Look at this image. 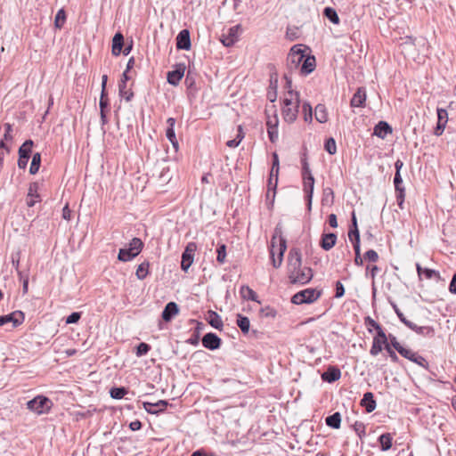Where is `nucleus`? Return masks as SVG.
I'll use <instances>...</instances> for the list:
<instances>
[{
	"instance_id": "obj_32",
	"label": "nucleus",
	"mask_w": 456,
	"mask_h": 456,
	"mask_svg": "<svg viewBox=\"0 0 456 456\" xmlns=\"http://www.w3.org/2000/svg\"><path fill=\"white\" fill-rule=\"evenodd\" d=\"M136 256L134 254V251L131 250L130 248H120L118 259L122 262H127L134 258Z\"/></svg>"
},
{
	"instance_id": "obj_10",
	"label": "nucleus",
	"mask_w": 456,
	"mask_h": 456,
	"mask_svg": "<svg viewBox=\"0 0 456 456\" xmlns=\"http://www.w3.org/2000/svg\"><path fill=\"white\" fill-rule=\"evenodd\" d=\"M400 354L404 358H407L410 361L417 363L419 367H422L424 369L428 368V363L427 360L421 355H419L418 353L412 351L411 349L405 347L404 349L400 351Z\"/></svg>"
},
{
	"instance_id": "obj_9",
	"label": "nucleus",
	"mask_w": 456,
	"mask_h": 456,
	"mask_svg": "<svg viewBox=\"0 0 456 456\" xmlns=\"http://www.w3.org/2000/svg\"><path fill=\"white\" fill-rule=\"evenodd\" d=\"M289 274L302 268V256L298 248H291L288 256Z\"/></svg>"
},
{
	"instance_id": "obj_17",
	"label": "nucleus",
	"mask_w": 456,
	"mask_h": 456,
	"mask_svg": "<svg viewBox=\"0 0 456 456\" xmlns=\"http://www.w3.org/2000/svg\"><path fill=\"white\" fill-rule=\"evenodd\" d=\"M167 128L166 131V136L168 141L172 143L173 147L177 150L178 149V142L176 140L175 133V119L174 118H168L167 120Z\"/></svg>"
},
{
	"instance_id": "obj_27",
	"label": "nucleus",
	"mask_w": 456,
	"mask_h": 456,
	"mask_svg": "<svg viewBox=\"0 0 456 456\" xmlns=\"http://www.w3.org/2000/svg\"><path fill=\"white\" fill-rule=\"evenodd\" d=\"M315 119L320 123H325L328 120V114L323 104H318L314 109Z\"/></svg>"
},
{
	"instance_id": "obj_63",
	"label": "nucleus",
	"mask_w": 456,
	"mask_h": 456,
	"mask_svg": "<svg viewBox=\"0 0 456 456\" xmlns=\"http://www.w3.org/2000/svg\"><path fill=\"white\" fill-rule=\"evenodd\" d=\"M348 237L350 240H354L355 239L360 238V233L358 228H351L348 232Z\"/></svg>"
},
{
	"instance_id": "obj_52",
	"label": "nucleus",
	"mask_w": 456,
	"mask_h": 456,
	"mask_svg": "<svg viewBox=\"0 0 456 456\" xmlns=\"http://www.w3.org/2000/svg\"><path fill=\"white\" fill-rule=\"evenodd\" d=\"M353 428L360 438L365 436V425L362 422L356 421Z\"/></svg>"
},
{
	"instance_id": "obj_51",
	"label": "nucleus",
	"mask_w": 456,
	"mask_h": 456,
	"mask_svg": "<svg viewBox=\"0 0 456 456\" xmlns=\"http://www.w3.org/2000/svg\"><path fill=\"white\" fill-rule=\"evenodd\" d=\"M448 121V113L444 109H437V122L446 125Z\"/></svg>"
},
{
	"instance_id": "obj_55",
	"label": "nucleus",
	"mask_w": 456,
	"mask_h": 456,
	"mask_svg": "<svg viewBox=\"0 0 456 456\" xmlns=\"http://www.w3.org/2000/svg\"><path fill=\"white\" fill-rule=\"evenodd\" d=\"M99 106H100V110H106V109L108 108L109 100H108L106 92L103 94V91H102Z\"/></svg>"
},
{
	"instance_id": "obj_56",
	"label": "nucleus",
	"mask_w": 456,
	"mask_h": 456,
	"mask_svg": "<svg viewBox=\"0 0 456 456\" xmlns=\"http://www.w3.org/2000/svg\"><path fill=\"white\" fill-rule=\"evenodd\" d=\"M4 134L3 139L5 141H12V125L9 123H5L4 125Z\"/></svg>"
},
{
	"instance_id": "obj_36",
	"label": "nucleus",
	"mask_w": 456,
	"mask_h": 456,
	"mask_svg": "<svg viewBox=\"0 0 456 456\" xmlns=\"http://www.w3.org/2000/svg\"><path fill=\"white\" fill-rule=\"evenodd\" d=\"M323 15L333 24H338L339 18L335 9L331 7H325L323 10Z\"/></svg>"
},
{
	"instance_id": "obj_29",
	"label": "nucleus",
	"mask_w": 456,
	"mask_h": 456,
	"mask_svg": "<svg viewBox=\"0 0 456 456\" xmlns=\"http://www.w3.org/2000/svg\"><path fill=\"white\" fill-rule=\"evenodd\" d=\"M208 323L217 330H221L223 327V322L220 315L214 311H208Z\"/></svg>"
},
{
	"instance_id": "obj_31",
	"label": "nucleus",
	"mask_w": 456,
	"mask_h": 456,
	"mask_svg": "<svg viewBox=\"0 0 456 456\" xmlns=\"http://www.w3.org/2000/svg\"><path fill=\"white\" fill-rule=\"evenodd\" d=\"M118 94L121 98H124L126 102H130L134 97V93L131 89H128L126 85L124 82H119L118 84Z\"/></svg>"
},
{
	"instance_id": "obj_2",
	"label": "nucleus",
	"mask_w": 456,
	"mask_h": 456,
	"mask_svg": "<svg viewBox=\"0 0 456 456\" xmlns=\"http://www.w3.org/2000/svg\"><path fill=\"white\" fill-rule=\"evenodd\" d=\"M283 104L284 106L282 107L281 111L283 119L285 122L291 124L297 118L300 104L299 93L295 91H289L283 101Z\"/></svg>"
},
{
	"instance_id": "obj_30",
	"label": "nucleus",
	"mask_w": 456,
	"mask_h": 456,
	"mask_svg": "<svg viewBox=\"0 0 456 456\" xmlns=\"http://www.w3.org/2000/svg\"><path fill=\"white\" fill-rule=\"evenodd\" d=\"M240 293L243 299L258 302L256 293L253 289H251L248 286H246V285L242 286L240 288Z\"/></svg>"
},
{
	"instance_id": "obj_41",
	"label": "nucleus",
	"mask_w": 456,
	"mask_h": 456,
	"mask_svg": "<svg viewBox=\"0 0 456 456\" xmlns=\"http://www.w3.org/2000/svg\"><path fill=\"white\" fill-rule=\"evenodd\" d=\"M38 197L39 195L37 193L36 184H31L28 189L27 205L28 207H33L37 201L35 198Z\"/></svg>"
},
{
	"instance_id": "obj_44",
	"label": "nucleus",
	"mask_w": 456,
	"mask_h": 456,
	"mask_svg": "<svg viewBox=\"0 0 456 456\" xmlns=\"http://www.w3.org/2000/svg\"><path fill=\"white\" fill-rule=\"evenodd\" d=\"M341 377V372H322V379L328 383H332L338 380Z\"/></svg>"
},
{
	"instance_id": "obj_39",
	"label": "nucleus",
	"mask_w": 456,
	"mask_h": 456,
	"mask_svg": "<svg viewBox=\"0 0 456 456\" xmlns=\"http://www.w3.org/2000/svg\"><path fill=\"white\" fill-rule=\"evenodd\" d=\"M302 114H303L304 120L305 122H308V123L312 122L313 110H312V106L310 105V103L305 102L302 104Z\"/></svg>"
},
{
	"instance_id": "obj_23",
	"label": "nucleus",
	"mask_w": 456,
	"mask_h": 456,
	"mask_svg": "<svg viewBox=\"0 0 456 456\" xmlns=\"http://www.w3.org/2000/svg\"><path fill=\"white\" fill-rule=\"evenodd\" d=\"M337 242V235L335 233H323L320 241V246L324 250L331 249Z\"/></svg>"
},
{
	"instance_id": "obj_18",
	"label": "nucleus",
	"mask_w": 456,
	"mask_h": 456,
	"mask_svg": "<svg viewBox=\"0 0 456 456\" xmlns=\"http://www.w3.org/2000/svg\"><path fill=\"white\" fill-rule=\"evenodd\" d=\"M315 66V58L314 56H305L299 72L301 75L306 76L314 70Z\"/></svg>"
},
{
	"instance_id": "obj_25",
	"label": "nucleus",
	"mask_w": 456,
	"mask_h": 456,
	"mask_svg": "<svg viewBox=\"0 0 456 456\" xmlns=\"http://www.w3.org/2000/svg\"><path fill=\"white\" fill-rule=\"evenodd\" d=\"M124 45V37L120 32L115 34L112 38V54L118 56L121 53Z\"/></svg>"
},
{
	"instance_id": "obj_50",
	"label": "nucleus",
	"mask_w": 456,
	"mask_h": 456,
	"mask_svg": "<svg viewBox=\"0 0 456 456\" xmlns=\"http://www.w3.org/2000/svg\"><path fill=\"white\" fill-rule=\"evenodd\" d=\"M325 150L331 155L335 154L337 151L336 142L333 138H329L326 140L324 144Z\"/></svg>"
},
{
	"instance_id": "obj_35",
	"label": "nucleus",
	"mask_w": 456,
	"mask_h": 456,
	"mask_svg": "<svg viewBox=\"0 0 456 456\" xmlns=\"http://www.w3.org/2000/svg\"><path fill=\"white\" fill-rule=\"evenodd\" d=\"M41 164V154L37 152L32 157V161L29 167V173L35 175L38 172Z\"/></svg>"
},
{
	"instance_id": "obj_38",
	"label": "nucleus",
	"mask_w": 456,
	"mask_h": 456,
	"mask_svg": "<svg viewBox=\"0 0 456 456\" xmlns=\"http://www.w3.org/2000/svg\"><path fill=\"white\" fill-rule=\"evenodd\" d=\"M149 262H142L138 265L135 274L139 280H143L146 278L149 273Z\"/></svg>"
},
{
	"instance_id": "obj_19",
	"label": "nucleus",
	"mask_w": 456,
	"mask_h": 456,
	"mask_svg": "<svg viewBox=\"0 0 456 456\" xmlns=\"http://www.w3.org/2000/svg\"><path fill=\"white\" fill-rule=\"evenodd\" d=\"M179 312V308L176 303L169 302L166 305L163 312H162V319L165 322H170L175 315H176Z\"/></svg>"
},
{
	"instance_id": "obj_20",
	"label": "nucleus",
	"mask_w": 456,
	"mask_h": 456,
	"mask_svg": "<svg viewBox=\"0 0 456 456\" xmlns=\"http://www.w3.org/2000/svg\"><path fill=\"white\" fill-rule=\"evenodd\" d=\"M361 406H362L366 412L370 413L376 408V401L371 392H366L361 400Z\"/></svg>"
},
{
	"instance_id": "obj_6",
	"label": "nucleus",
	"mask_w": 456,
	"mask_h": 456,
	"mask_svg": "<svg viewBox=\"0 0 456 456\" xmlns=\"http://www.w3.org/2000/svg\"><path fill=\"white\" fill-rule=\"evenodd\" d=\"M305 58L304 51L297 46H293L287 57V68L289 73L300 69V66Z\"/></svg>"
},
{
	"instance_id": "obj_5",
	"label": "nucleus",
	"mask_w": 456,
	"mask_h": 456,
	"mask_svg": "<svg viewBox=\"0 0 456 456\" xmlns=\"http://www.w3.org/2000/svg\"><path fill=\"white\" fill-rule=\"evenodd\" d=\"M321 296V292L314 289H305L296 293L291 302L295 305L310 304L317 300Z\"/></svg>"
},
{
	"instance_id": "obj_3",
	"label": "nucleus",
	"mask_w": 456,
	"mask_h": 456,
	"mask_svg": "<svg viewBox=\"0 0 456 456\" xmlns=\"http://www.w3.org/2000/svg\"><path fill=\"white\" fill-rule=\"evenodd\" d=\"M52 406V401L44 395H37L27 403V408L38 415L49 412Z\"/></svg>"
},
{
	"instance_id": "obj_34",
	"label": "nucleus",
	"mask_w": 456,
	"mask_h": 456,
	"mask_svg": "<svg viewBox=\"0 0 456 456\" xmlns=\"http://www.w3.org/2000/svg\"><path fill=\"white\" fill-rule=\"evenodd\" d=\"M237 325L244 334H247L249 331L250 322L248 317L238 314Z\"/></svg>"
},
{
	"instance_id": "obj_13",
	"label": "nucleus",
	"mask_w": 456,
	"mask_h": 456,
	"mask_svg": "<svg viewBox=\"0 0 456 456\" xmlns=\"http://www.w3.org/2000/svg\"><path fill=\"white\" fill-rule=\"evenodd\" d=\"M185 71L184 64H178L172 71L167 72V82L172 86H177L183 78Z\"/></svg>"
},
{
	"instance_id": "obj_33",
	"label": "nucleus",
	"mask_w": 456,
	"mask_h": 456,
	"mask_svg": "<svg viewBox=\"0 0 456 456\" xmlns=\"http://www.w3.org/2000/svg\"><path fill=\"white\" fill-rule=\"evenodd\" d=\"M267 133L269 139L272 142H274L278 139V120L275 118V122L273 125L272 122L269 120L267 121Z\"/></svg>"
},
{
	"instance_id": "obj_15",
	"label": "nucleus",
	"mask_w": 456,
	"mask_h": 456,
	"mask_svg": "<svg viewBox=\"0 0 456 456\" xmlns=\"http://www.w3.org/2000/svg\"><path fill=\"white\" fill-rule=\"evenodd\" d=\"M240 29V25L233 26L228 29L226 35H223L221 42L224 46L230 47L232 46L235 42L238 40L239 31Z\"/></svg>"
},
{
	"instance_id": "obj_47",
	"label": "nucleus",
	"mask_w": 456,
	"mask_h": 456,
	"mask_svg": "<svg viewBox=\"0 0 456 456\" xmlns=\"http://www.w3.org/2000/svg\"><path fill=\"white\" fill-rule=\"evenodd\" d=\"M216 260L219 264H224L226 258V246L224 244H221L218 246L216 249Z\"/></svg>"
},
{
	"instance_id": "obj_57",
	"label": "nucleus",
	"mask_w": 456,
	"mask_h": 456,
	"mask_svg": "<svg viewBox=\"0 0 456 456\" xmlns=\"http://www.w3.org/2000/svg\"><path fill=\"white\" fill-rule=\"evenodd\" d=\"M364 258L370 262H377L379 255L375 250L370 249L364 254Z\"/></svg>"
},
{
	"instance_id": "obj_46",
	"label": "nucleus",
	"mask_w": 456,
	"mask_h": 456,
	"mask_svg": "<svg viewBox=\"0 0 456 456\" xmlns=\"http://www.w3.org/2000/svg\"><path fill=\"white\" fill-rule=\"evenodd\" d=\"M364 322L370 331L371 329H374L377 331V334H379L380 330H383L381 326L370 316L364 319Z\"/></svg>"
},
{
	"instance_id": "obj_37",
	"label": "nucleus",
	"mask_w": 456,
	"mask_h": 456,
	"mask_svg": "<svg viewBox=\"0 0 456 456\" xmlns=\"http://www.w3.org/2000/svg\"><path fill=\"white\" fill-rule=\"evenodd\" d=\"M127 393L128 390L124 387H112L110 390V397L117 400L122 399Z\"/></svg>"
},
{
	"instance_id": "obj_28",
	"label": "nucleus",
	"mask_w": 456,
	"mask_h": 456,
	"mask_svg": "<svg viewBox=\"0 0 456 456\" xmlns=\"http://www.w3.org/2000/svg\"><path fill=\"white\" fill-rule=\"evenodd\" d=\"M326 425L332 428H339L341 424V415L339 412H335L328 416L325 419Z\"/></svg>"
},
{
	"instance_id": "obj_24",
	"label": "nucleus",
	"mask_w": 456,
	"mask_h": 456,
	"mask_svg": "<svg viewBox=\"0 0 456 456\" xmlns=\"http://www.w3.org/2000/svg\"><path fill=\"white\" fill-rule=\"evenodd\" d=\"M392 133L391 126L386 121H379L374 127L373 134L384 139L388 134Z\"/></svg>"
},
{
	"instance_id": "obj_1",
	"label": "nucleus",
	"mask_w": 456,
	"mask_h": 456,
	"mask_svg": "<svg viewBox=\"0 0 456 456\" xmlns=\"http://www.w3.org/2000/svg\"><path fill=\"white\" fill-rule=\"evenodd\" d=\"M271 243V256L273 265L274 268H278L282 263L283 255L287 249V241L286 239L282 237V230L280 224H277L274 229Z\"/></svg>"
},
{
	"instance_id": "obj_62",
	"label": "nucleus",
	"mask_w": 456,
	"mask_h": 456,
	"mask_svg": "<svg viewBox=\"0 0 456 456\" xmlns=\"http://www.w3.org/2000/svg\"><path fill=\"white\" fill-rule=\"evenodd\" d=\"M28 159H29V158L24 157L23 155L19 156V159H18L19 168H22V169L26 168Z\"/></svg>"
},
{
	"instance_id": "obj_60",
	"label": "nucleus",
	"mask_w": 456,
	"mask_h": 456,
	"mask_svg": "<svg viewBox=\"0 0 456 456\" xmlns=\"http://www.w3.org/2000/svg\"><path fill=\"white\" fill-rule=\"evenodd\" d=\"M18 275L20 276V280H22V291L25 294L28 292V277L23 276L21 272H18Z\"/></svg>"
},
{
	"instance_id": "obj_4",
	"label": "nucleus",
	"mask_w": 456,
	"mask_h": 456,
	"mask_svg": "<svg viewBox=\"0 0 456 456\" xmlns=\"http://www.w3.org/2000/svg\"><path fill=\"white\" fill-rule=\"evenodd\" d=\"M383 346L387 351L392 359L395 360L397 358L395 352L389 347V344L387 341V337L386 336L383 330H380L379 334H377L373 338L372 346L370 348V354L372 355H377L379 352H381Z\"/></svg>"
},
{
	"instance_id": "obj_40",
	"label": "nucleus",
	"mask_w": 456,
	"mask_h": 456,
	"mask_svg": "<svg viewBox=\"0 0 456 456\" xmlns=\"http://www.w3.org/2000/svg\"><path fill=\"white\" fill-rule=\"evenodd\" d=\"M33 146L32 140H27L19 149V156L23 155L24 157L30 158L31 149Z\"/></svg>"
},
{
	"instance_id": "obj_58",
	"label": "nucleus",
	"mask_w": 456,
	"mask_h": 456,
	"mask_svg": "<svg viewBox=\"0 0 456 456\" xmlns=\"http://www.w3.org/2000/svg\"><path fill=\"white\" fill-rule=\"evenodd\" d=\"M81 318V314L78 312H74L69 314L66 319L67 324L77 323Z\"/></svg>"
},
{
	"instance_id": "obj_64",
	"label": "nucleus",
	"mask_w": 456,
	"mask_h": 456,
	"mask_svg": "<svg viewBox=\"0 0 456 456\" xmlns=\"http://www.w3.org/2000/svg\"><path fill=\"white\" fill-rule=\"evenodd\" d=\"M449 291L452 294H456V273L453 274L450 282Z\"/></svg>"
},
{
	"instance_id": "obj_48",
	"label": "nucleus",
	"mask_w": 456,
	"mask_h": 456,
	"mask_svg": "<svg viewBox=\"0 0 456 456\" xmlns=\"http://www.w3.org/2000/svg\"><path fill=\"white\" fill-rule=\"evenodd\" d=\"M387 341L389 344V347L391 348V346H393L399 354L400 351L405 348L397 341L396 338L391 334L388 336Z\"/></svg>"
},
{
	"instance_id": "obj_54",
	"label": "nucleus",
	"mask_w": 456,
	"mask_h": 456,
	"mask_svg": "<svg viewBox=\"0 0 456 456\" xmlns=\"http://www.w3.org/2000/svg\"><path fill=\"white\" fill-rule=\"evenodd\" d=\"M151 349V346L146 343H140L136 348V354L138 356H142L146 354L149 350Z\"/></svg>"
},
{
	"instance_id": "obj_26",
	"label": "nucleus",
	"mask_w": 456,
	"mask_h": 456,
	"mask_svg": "<svg viewBox=\"0 0 456 456\" xmlns=\"http://www.w3.org/2000/svg\"><path fill=\"white\" fill-rule=\"evenodd\" d=\"M378 441L380 445V450L386 452L392 447L393 436L390 433H384L379 436Z\"/></svg>"
},
{
	"instance_id": "obj_59",
	"label": "nucleus",
	"mask_w": 456,
	"mask_h": 456,
	"mask_svg": "<svg viewBox=\"0 0 456 456\" xmlns=\"http://www.w3.org/2000/svg\"><path fill=\"white\" fill-rule=\"evenodd\" d=\"M394 183H395V190L404 189V187L402 185L403 179H402L401 174L398 172H395V174Z\"/></svg>"
},
{
	"instance_id": "obj_11",
	"label": "nucleus",
	"mask_w": 456,
	"mask_h": 456,
	"mask_svg": "<svg viewBox=\"0 0 456 456\" xmlns=\"http://www.w3.org/2000/svg\"><path fill=\"white\" fill-rule=\"evenodd\" d=\"M24 321V314L20 311L13 312L7 315L0 316V327L9 322H12L13 327H17Z\"/></svg>"
},
{
	"instance_id": "obj_61",
	"label": "nucleus",
	"mask_w": 456,
	"mask_h": 456,
	"mask_svg": "<svg viewBox=\"0 0 456 456\" xmlns=\"http://www.w3.org/2000/svg\"><path fill=\"white\" fill-rule=\"evenodd\" d=\"M345 294V288L340 281L336 282V297H341Z\"/></svg>"
},
{
	"instance_id": "obj_7",
	"label": "nucleus",
	"mask_w": 456,
	"mask_h": 456,
	"mask_svg": "<svg viewBox=\"0 0 456 456\" xmlns=\"http://www.w3.org/2000/svg\"><path fill=\"white\" fill-rule=\"evenodd\" d=\"M289 278L291 283L296 284H306L308 283L312 278H313V271L310 267H302L300 270L291 273V274H289Z\"/></svg>"
},
{
	"instance_id": "obj_16",
	"label": "nucleus",
	"mask_w": 456,
	"mask_h": 456,
	"mask_svg": "<svg viewBox=\"0 0 456 456\" xmlns=\"http://www.w3.org/2000/svg\"><path fill=\"white\" fill-rule=\"evenodd\" d=\"M190 32L188 29H183L176 37V47L181 50H189L191 48Z\"/></svg>"
},
{
	"instance_id": "obj_45",
	"label": "nucleus",
	"mask_w": 456,
	"mask_h": 456,
	"mask_svg": "<svg viewBox=\"0 0 456 456\" xmlns=\"http://www.w3.org/2000/svg\"><path fill=\"white\" fill-rule=\"evenodd\" d=\"M66 20V13L63 9L57 12L54 19V26L57 28H61Z\"/></svg>"
},
{
	"instance_id": "obj_14",
	"label": "nucleus",
	"mask_w": 456,
	"mask_h": 456,
	"mask_svg": "<svg viewBox=\"0 0 456 456\" xmlns=\"http://www.w3.org/2000/svg\"><path fill=\"white\" fill-rule=\"evenodd\" d=\"M202 345L209 350H216L221 346V338L216 334L208 332L203 336Z\"/></svg>"
},
{
	"instance_id": "obj_42",
	"label": "nucleus",
	"mask_w": 456,
	"mask_h": 456,
	"mask_svg": "<svg viewBox=\"0 0 456 456\" xmlns=\"http://www.w3.org/2000/svg\"><path fill=\"white\" fill-rule=\"evenodd\" d=\"M416 269H417L419 275H420L423 273H425V275L428 279H432L433 277H439L438 272L432 270V269H428V268L423 269L419 264L416 265Z\"/></svg>"
},
{
	"instance_id": "obj_53",
	"label": "nucleus",
	"mask_w": 456,
	"mask_h": 456,
	"mask_svg": "<svg viewBox=\"0 0 456 456\" xmlns=\"http://www.w3.org/2000/svg\"><path fill=\"white\" fill-rule=\"evenodd\" d=\"M396 191V201L401 209H403L405 189L395 190Z\"/></svg>"
},
{
	"instance_id": "obj_43",
	"label": "nucleus",
	"mask_w": 456,
	"mask_h": 456,
	"mask_svg": "<svg viewBox=\"0 0 456 456\" xmlns=\"http://www.w3.org/2000/svg\"><path fill=\"white\" fill-rule=\"evenodd\" d=\"M129 248L134 251L135 256H138L143 248V242L139 238H134L129 243Z\"/></svg>"
},
{
	"instance_id": "obj_21",
	"label": "nucleus",
	"mask_w": 456,
	"mask_h": 456,
	"mask_svg": "<svg viewBox=\"0 0 456 456\" xmlns=\"http://www.w3.org/2000/svg\"><path fill=\"white\" fill-rule=\"evenodd\" d=\"M304 179V191L306 194L308 200V206L311 207L313 192H314V178L313 175H309L306 176H303Z\"/></svg>"
},
{
	"instance_id": "obj_49",
	"label": "nucleus",
	"mask_w": 456,
	"mask_h": 456,
	"mask_svg": "<svg viewBox=\"0 0 456 456\" xmlns=\"http://www.w3.org/2000/svg\"><path fill=\"white\" fill-rule=\"evenodd\" d=\"M279 157H278V154L276 152H273V169H275V179H274V187L277 186V183H278V175H279V169H280V167H279Z\"/></svg>"
},
{
	"instance_id": "obj_8",
	"label": "nucleus",
	"mask_w": 456,
	"mask_h": 456,
	"mask_svg": "<svg viewBox=\"0 0 456 456\" xmlns=\"http://www.w3.org/2000/svg\"><path fill=\"white\" fill-rule=\"evenodd\" d=\"M197 249V245L194 242H189L184 251L182 254L181 268L183 271L187 272L193 263L194 254Z\"/></svg>"
},
{
	"instance_id": "obj_22",
	"label": "nucleus",
	"mask_w": 456,
	"mask_h": 456,
	"mask_svg": "<svg viewBox=\"0 0 456 456\" xmlns=\"http://www.w3.org/2000/svg\"><path fill=\"white\" fill-rule=\"evenodd\" d=\"M366 101V92L362 87H359L353 95L350 104L354 108L362 107Z\"/></svg>"
},
{
	"instance_id": "obj_12",
	"label": "nucleus",
	"mask_w": 456,
	"mask_h": 456,
	"mask_svg": "<svg viewBox=\"0 0 456 456\" xmlns=\"http://www.w3.org/2000/svg\"><path fill=\"white\" fill-rule=\"evenodd\" d=\"M168 405V402L166 400H159L157 403H143V409L150 414H159L163 412L167 406Z\"/></svg>"
}]
</instances>
